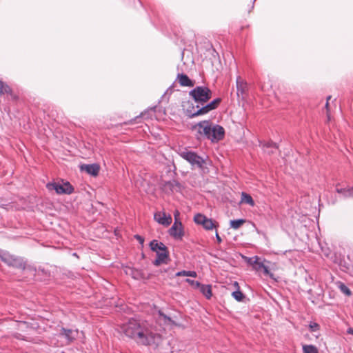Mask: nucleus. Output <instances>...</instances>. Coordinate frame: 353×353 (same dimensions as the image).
<instances>
[{
  "mask_svg": "<svg viewBox=\"0 0 353 353\" xmlns=\"http://www.w3.org/2000/svg\"><path fill=\"white\" fill-rule=\"evenodd\" d=\"M120 331L143 345H158L161 341V336L147 322L139 320L130 319L121 325Z\"/></svg>",
  "mask_w": 353,
  "mask_h": 353,
  "instance_id": "nucleus-1",
  "label": "nucleus"
},
{
  "mask_svg": "<svg viewBox=\"0 0 353 353\" xmlns=\"http://www.w3.org/2000/svg\"><path fill=\"white\" fill-rule=\"evenodd\" d=\"M189 95L198 103L196 108H193L192 110H188L190 117L207 114L216 109L221 102V99L216 98L204 105L212 97V91L205 86L196 87L189 92Z\"/></svg>",
  "mask_w": 353,
  "mask_h": 353,
  "instance_id": "nucleus-2",
  "label": "nucleus"
},
{
  "mask_svg": "<svg viewBox=\"0 0 353 353\" xmlns=\"http://www.w3.org/2000/svg\"><path fill=\"white\" fill-rule=\"evenodd\" d=\"M194 128L197 129L199 134L205 135L213 142L222 139L225 134L223 127L219 125H212L209 121H201Z\"/></svg>",
  "mask_w": 353,
  "mask_h": 353,
  "instance_id": "nucleus-3",
  "label": "nucleus"
},
{
  "mask_svg": "<svg viewBox=\"0 0 353 353\" xmlns=\"http://www.w3.org/2000/svg\"><path fill=\"white\" fill-rule=\"evenodd\" d=\"M150 249L157 253V259L154 262L155 265H159L161 263H166L169 258L168 251L166 246L157 240H153L150 243Z\"/></svg>",
  "mask_w": 353,
  "mask_h": 353,
  "instance_id": "nucleus-4",
  "label": "nucleus"
},
{
  "mask_svg": "<svg viewBox=\"0 0 353 353\" xmlns=\"http://www.w3.org/2000/svg\"><path fill=\"white\" fill-rule=\"evenodd\" d=\"M180 156L190 163L192 168L203 170L206 165V159L199 156L194 152L188 150L183 151L180 152Z\"/></svg>",
  "mask_w": 353,
  "mask_h": 353,
  "instance_id": "nucleus-5",
  "label": "nucleus"
},
{
  "mask_svg": "<svg viewBox=\"0 0 353 353\" xmlns=\"http://www.w3.org/2000/svg\"><path fill=\"white\" fill-rule=\"evenodd\" d=\"M49 190H54L57 194H71L73 192V188L68 182L63 183H49L47 184Z\"/></svg>",
  "mask_w": 353,
  "mask_h": 353,
  "instance_id": "nucleus-6",
  "label": "nucleus"
},
{
  "mask_svg": "<svg viewBox=\"0 0 353 353\" xmlns=\"http://www.w3.org/2000/svg\"><path fill=\"white\" fill-rule=\"evenodd\" d=\"M194 221L196 223L203 225L207 230H211L217 227V225L211 219H208L201 214H196Z\"/></svg>",
  "mask_w": 353,
  "mask_h": 353,
  "instance_id": "nucleus-7",
  "label": "nucleus"
},
{
  "mask_svg": "<svg viewBox=\"0 0 353 353\" xmlns=\"http://www.w3.org/2000/svg\"><path fill=\"white\" fill-rule=\"evenodd\" d=\"M0 259L8 265L19 266L21 261L19 259L14 257L8 252L0 250Z\"/></svg>",
  "mask_w": 353,
  "mask_h": 353,
  "instance_id": "nucleus-8",
  "label": "nucleus"
},
{
  "mask_svg": "<svg viewBox=\"0 0 353 353\" xmlns=\"http://www.w3.org/2000/svg\"><path fill=\"white\" fill-rule=\"evenodd\" d=\"M169 234L175 239H181L184 234L181 222L174 221L169 230Z\"/></svg>",
  "mask_w": 353,
  "mask_h": 353,
  "instance_id": "nucleus-9",
  "label": "nucleus"
},
{
  "mask_svg": "<svg viewBox=\"0 0 353 353\" xmlns=\"http://www.w3.org/2000/svg\"><path fill=\"white\" fill-rule=\"evenodd\" d=\"M154 220L159 224L168 226L172 223V216L164 212H157L154 214Z\"/></svg>",
  "mask_w": 353,
  "mask_h": 353,
  "instance_id": "nucleus-10",
  "label": "nucleus"
},
{
  "mask_svg": "<svg viewBox=\"0 0 353 353\" xmlns=\"http://www.w3.org/2000/svg\"><path fill=\"white\" fill-rule=\"evenodd\" d=\"M78 334L79 332L77 330H66L62 328L59 336L64 337L67 343H70L74 340L77 337Z\"/></svg>",
  "mask_w": 353,
  "mask_h": 353,
  "instance_id": "nucleus-11",
  "label": "nucleus"
},
{
  "mask_svg": "<svg viewBox=\"0 0 353 353\" xmlns=\"http://www.w3.org/2000/svg\"><path fill=\"white\" fill-rule=\"evenodd\" d=\"M100 167L97 163L84 164L81 166V170L87 172L91 176H96L99 172Z\"/></svg>",
  "mask_w": 353,
  "mask_h": 353,
  "instance_id": "nucleus-12",
  "label": "nucleus"
},
{
  "mask_svg": "<svg viewBox=\"0 0 353 353\" xmlns=\"http://www.w3.org/2000/svg\"><path fill=\"white\" fill-rule=\"evenodd\" d=\"M125 271L127 274L130 275L134 279L139 280L145 278L144 273L141 270L128 268Z\"/></svg>",
  "mask_w": 353,
  "mask_h": 353,
  "instance_id": "nucleus-13",
  "label": "nucleus"
},
{
  "mask_svg": "<svg viewBox=\"0 0 353 353\" xmlns=\"http://www.w3.org/2000/svg\"><path fill=\"white\" fill-rule=\"evenodd\" d=\"M178 81L182 86L192 87L194 86L193 81L189 79L186 74H181L178 75Z\"/></svg>",
  "mask_w": 353,
  "mask_h": 353,
  "instance_id": "nucleus-14",
  "label": "nucleus"
},
{
  "mask_svg": "<svg viewBox=\"0 0 353 353\" xmlns=\"http://www.w3.org/2000/svg\"><path fill=\"white\" fill-rule=\"evenodd\" d=\"M237 94H243L247 90V83L240 77L236 79Z\"/></svg>",
  "mask_w": 353,
  "mask_h": 353,
  "instance_id": "nucleus-15",
  "label": "nucleus"
},
{
  "mask_svg": "<svg viewBox=\"0 0 353 353\" xmlns=\"http://www.w3.org/2000/svg\"><path fill=\"white\" fill-rule=\"evenodd\" d=\"M336 191L344 197H353V188H342L336 185Z\"/></svg>",
  "mask_w": 353,
  "mask_h": 353,
  "instance_id": "nucleus-16",
  "label": "nucleus"
},
{
  "mask_svg": "<svg viewBox=\"0 0 353 353\" xmlns=\"http://www.w3.org/2000/svg\"><path fill=\"white\" fill-rule=\"evenodd\" d=\"M200 289L201 292L206 297V299H210L212 295V289L210 285H202L199 288Z\"/></svg>",
  "mask_w": 353,
  "mask_h": 353,
  "instance_id": "nucleus-17",
  "label": "nucleus"
},
{
  "mask_svg": "<svg viewBox=\"0 0 353 353\" xmlns=\"http://www.w3.org/2000/svg\"><path fill=\"white\" fill-rule=\"evenodd\" d=\"M263 148L265 152L271 154L273 152V150L277 149V145L273 142H268L263 145Z\"/></svg>",
  "mask_w": 353,
  "mask_h": 353,
  "instance_id": "nucleus-18",
  "label": "nucleus"
},
{
  "mask_svg": "<svg viewBox=\"0 0 353 353\" xmlns=\"http://www.w3.org/2000/svg\"><path fill=\"white\" fill-rule=\"evenodd\" d=\"M245 223V219H236V220H231L230 221V228L234 230H237L239 228H241L243 223Z\"/></svg>",
  "mask_w": 353,
  "mask_h": 353,
  "instance_id": "nucleus-19",
  "label": "nucleus"
},
{
  "mask_svg": "<svg viewBox=\"0 0 353 353\" xmlns=\"http://www.w3.org/2000/svg\"><path fill=\"white\" fill-rule=\"evenodd\" d=\"M241 203L249 204L251 206L254 205V202L252 196L244 192L241 194Z\"/></svg>",
  "mask_w": 353,
  "mask_h": 353,
  "instance_id": "nucleus-20",
  "label": "nucleus"
},
{
  "mask_svg": "<svg viewBox=\"0 0 353 353\" xmlns=\"http://www.w3.org/2000/svg\"><path fill=\"white\" fill-rule=\"evenodd\" d=\"M176 276H190L195 278L197 276V274L195 271H180L176 273Z\"/></svg>",
  "mask_w": 353,
  "mask_h": 353,
  "instance_id": "nucleus-21",
  "label": "nucleus"
},
{
  "mask_svg": "<svg viewBox=\"0 0 353 353\" xmlns=\"http://www.w3.org/2000/svg\"><path fill=\"white\" fill-rule=\"evenodd\" d=\"M10 88L6 83L0 80V95L10 94Z\"/></svg>",
  "mask_w": 353,
  "mask_h": 353,
  "instance_id": "nucleus-22",
  "label": "nucleus"
},
{
  "mask_svg": "<svg viewBox=\"0 0 353 353\" xmlns=\"http://www.w3.org/2000/svg\"><path fill=\"white\" fill-rule=\"evenodd\" d=\"M303 350L304 353H318L316 347L312 345H303Z\"/></svg>",
  "mask_w": 353,
  "mask_h": 353,
  "instance_id": "nucleus-23",
  "label": "nucleus"
},
{
  "mask_svg": "<svg viewBox=\"0 0 353 353\" xmlns=\"http://www.w3.org/2000/svg\"><path fill=\"white\" fill-rule=\"evenodd\" d=\"M265 260H263L262 259L259 257V260H257L253 268L257 272L261 271V269L265 265Z\"/></svg>",
  "mask_w": 353,
  "mask_h": 353,
  "instance_id": "nucleus-24",
  "label": "nucleus"
},
{
  "mask_svg": "<svg viewBox=\"0 0 353 353\" xmlns=\"http://www.w3.org/2000/svg\"><path fill=\"white\" fill-rule=\"evenodd\" d=\"M339 288L340 289V290L343 293L345 294V295L347 296H350L351 295V291L343 283H339Z\"/></svg>",
  "mask_w": 353,
  "mask_h": 353,
  "instance_id": "nucleus-25",
  "label": "nucleus"
},
{
  "mask_svg": "<svg viewBox=\"0 0 353 353\" xmlns=\"http://www.w3.org/2000/svg\"><path fill=\"white\" fill-rule=\"evenodd\" d=\"M232 295L238 301H241L244 298L243 293L239 290L233 292Z\"/></svg>",
  "mask_w": 353,
  "mask_h": 353,
  "instance_id": "nucleus-26",
  "label": "nucleus"
},
{
  "mask_svg": "<svg viewBox=\"0 0 353 353\" xmlns=\"http://www.w3.org/2000/svg\"><path fill=\"white\" fill-rule=\"evenodd\" d=\"M185 282L189 283L192 288L197 289L201 286V283L199 281H196L190 279H185Z\"/></svg>",
  "mask_w": 353,
  "mask_h": 353,
  "instance_id": "nucleus-27",
  "label": "nucleus"
},
{
  "mask_svg": "<svg viewBox=\"0 0 353 353\" xmlns=\"http://www.w3.org/2000/svg\"><path fill=\"white\" fill-rule=\"evenodd\" d=\"M257 260H259V256H254L253 257H250V258H248V257L245 258L246 262L249 265H252L253 267L254 266V265H255L256 262L257 261Z\"/></svg>",
  "mask_w": 353,
  "mask_h": 353,
  "instance_id": "nucleus-28",
  "label": "nucleus"
},
{
  "mask_svg": "<svg viewBox=\"0 0 353 353\" xmlns=\"http://www.w3.org/2000/svg\"><path fill=\"white\" fill-rule=\"evenodd\" d=\"M261 271H263V274L265 275H267V276H269L271 278H273V276H274L273 274L270 272L268 266H267L265 264L264 265V266L261 269Z\"/></svg>",
  "mask_w": 353,
  "mask_h": 353,
  "instance_id": "nucleus-29",
  "label": "nucleus"
},
{
  "mask_svg": "<svg viewBox=\"0 0 353 353\" xmlns=\"http://www.w3.org/2000/svg\"><path fill=\"white\" fill-rule=\"evenodd\" d=\"M310 329L312 332L317 331L319 329V325L316 323H311L310 324Z\"/></svg>",
  "mask_w": 353,
  "mask_h": 353,
  "instance_id": "nucleus-30",
  "label": "nucleus"
},
{
  "mask_svg": "<svg viewBox=\"0 0 353 353\" xmlns=\"http://www.w3.org/2000/svg\"><path fill=\"white\" fill-rule=\"evenodd\" d=\"M179 212L178 210H175L174 212V221L181 222L179 221Z\"/></svg>",
  "mask_w": 353,
  "mask_h": 353,
  "instance_id": "nucleus-31",
  "label": "nucleus"
},
{
  "mask_svg": "<svg viewBox=\"0 0 353 353\" xmlns=\"http://www.w3.org/2000/svg\"><path fill=\"white\" fill-rule=\"evenodd\" d=\"M135 238L141 243H143V237H141V236L139 235H136L135 236Z\"/></svg>",
  "mask_w": 353,
  "mask_h": 353,
  "instance_id": "nucleus-32",
  "label": "nucleus"
},
{
  "mask_svg": "<svg viewBox=\"0 0 353 353\" xmlns=\"http://www.w3.org/2000/svg\"><path fill=\"white\" fill-rule=\"evenodd\" d=\"M216 239L219 243H221L222 241L217 232H216Z\"/></svg>",
  "mask_w": 353,
  "mask_h": 353,
  "instance_id": "nucleus-33",
  "label": "nucleus"
},
{
  "mask_svg": "<svg viewBox=\"0 0 353 353\" xmlns=\"http://www.w3.org/2000/svg\"><path fill=\"white\" fill-rule=\"evenodd\" d=\"M347 332L350 334H352L353 335V328H348L347 330Z\"/></svg>",
  "mask_w": 353,
  "mask_h": 353,
  "instance_id": "nucleus-34",
  "label": "nucleus"
},
{
  "mask_svg": "<svg viewBox=\"0 0 353 353\" xmlns=\"http://www.w3.org/2000/svg\"><path fill=\"white\" fill-rule=\"evenodd\" d=\"M325 106H326V108H327V107H328V101H327V103H326V104H325Z\"/></svg>",
  "mask_w": 353,
  "mask_h": 353,
  "instance_id": "nucleus-35",
  "label": "nucleus"
},
{
  "mask_svg": "<svg viewBox=\"0 0 353 353\" xmlns=\"http://www.w3.org/2000/svg\"><path fill=\"white\" fill-rule=\"evenodd\" d=\"M330 98H331V97H330V96H329V97H327V101H328L329 99H330Z\"/></svg>",
  "mask_w": 353,
  "mask_h": 353,
  "instance_id": "nucleus-36",
  "label": "nucleus"
}]
</instances>
